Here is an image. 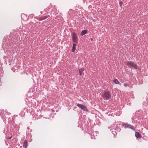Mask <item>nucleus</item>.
Returning a JSON list of instances; mask_svg holds the SVG:
<instances>
[{
    "label": "nucleus",
    "instance_id": "6",
    "mask_svg": "<svg viewBox=\"0 0 148 148\" xmlns=\"http://www.w3.org/2000/svg\"><path fill=\"white\" fill-rule=\"evenodd\" d=\"M135 136L137 138H140L141 137V136L140 134L138 132H136L135 133Z\"/></svg>",
    "mask_w": 148,
    "mask_h": 148
},
{
    "label": "nucleus",
    "instance_id": "10",
    "mask_svg": "<svg viewBox=\"0 0 148 148\" xmlns=\"http://www.w3.org/2000/svg\"><path fill=\"white\" fill-rule=\"evenodd\" d=\"M23 146L25 148H27V140H25L24 142Z\"/></svg>",
    "mask_w": 148,
    "mask_h": 148
},
{
    "label": "nucleus",
    "instance_id": "9",
    "mask_svg": "<svg viewBox=\"0 0 148 148\" xmlns=\"http://www.w3.org/2000/svg\"><path fill=\"white\" fill-rule=\"evenodd\" d=\"M87 33V30L86 29L84 30H82L81 33V35L82 36L86 34Z\"/></svg>",
    "mask_w": 148,
    "mask_h": 148
},
{
    "label": "nucleus",
    "instance_id": "2",
    "mask_svg": "<svg viewBox=\"0 0 148 148\" xmlns=\"http://www.w3.org/2000/svg\"><path fill=\"white\" fill-rule=\"evenodd\" d=\"M126 65L128 67L131 68L132 69H137V65L132 61H130L127 62L126 64Z\"/></svg>",
    "mask_w": 148,
    "mask_h": 148
},
{
    "label": "nucleus",
    "instance_id": "3",
    "mask_svg": "<svg viewBox=\"0 0 148 148\" xmlns=\"http://www.w3.org/2000/svg\"><path fill=\"white\" fill-rule=\"evenodd\" d=\"M122 125L124 127L125 129L129 128L130 129L134 131H135L136 130L135 128L133 125H132L130 124L123 123L122 124Z\"/></svg>",
    "mask_w": 148,
    "mask_h": 148
},
{
    "label": "nucleus",
    "instance_id": "14",
    "mask_svg": "<svg viewBox=\"0 0 148 148\" xmlns=\"http://www.w3.org/2000/svg\"><path fill=\"white\" fill-rule=\"evenodd\" d=\"M124 86L125 87H126L127 86H128V85H127V84H126V83H125V84H124Z\"/></svg>",
    "mask_w": 148,
    "mask_h": 148
},
{
    "label": "nucleus",
    "instance_id": "12",
    "mask_svg": "<svg viewBox=\"0 0 148 148\" xmlns=\"http://www.w3.org/2000/svg\"><path fill=\"white\" fill-rule=\"evenodd\" d=\"M97 133H98V132H96H96H94L93 133V136H97Z\"/></svg>",
    "mask_w": 148,
    "mask_h": 148
},
{
    "label": "nucleus",
    "instance_id": "5",
    "mask_svg": "<svg viewBox=\"0 0 148 148\" xmlns=\"http://www.w3.org/2000/svg\"><path fill=\"white\" fill-rule=\"evenodd\" d=\"M73 42L76 43H78V38L77 34L75 33L73 34Z\"/></svg>",
    "mask_w": 148,
    "mask_h": 148
},
{
    "label": "nucleus",
    "instance_id": "11",
    "mask_svg": "<svg viewBox=\"0 0 148 148\" xmlns=\"http://www.w3.org/2000/svg\"><path fill=\"white\" fill-rule=\"evenodd\" d=\"M76 45L75 44H74L73 45L72 51L74 52L76 50Z\"/></svg>",
    "mask_w": 148,
    "mask_h": 148
},
{
    "label": "nucleus",
    "instance_id": "18",
    "mask_svg": "<svg viewBox=\"0 0 148 148\" xmlns=\"http://www.w3.org/2000/svg\"><path fill=\"white\" fill-rule=\"evenodd\" d=\"M120 3V6H121V3H120H120Z\"/></svg>",
    "mask_w": 148,
    "mask_h": 148
},
{
    "label": "nucleus",
    "instance_id": "7",
    "mask_svg": "<svg viewBox=\"0 0 148 148\" xmlns=\"http://www.w3.org/2000/svg\"><path fill=\"white\" fill-rule=\"evenodd\" d=\"M47 18V16H45L40 17L38 18V20L40 21H42L46 19Z\"/></svg>",
    "mask_w": 148,
    "mask_h": 148
},
{
    "label": "nucleus",
    "instance_id": "15",
    "mask_svg": "<svg viewBox=\"0 0 148 148\" xmlns=\"http://www.w3.org/2000/svg\"><path fill=\"white\" fill-rule=\"evenodd\" d=\"M112 133L114 134L115 133H116V132L115 131H113L112 132Z\"/></svg>",
    "mask_w": 148,
    "mask_h": 148
},
{
    "label": "nucleus",
    "instance_id": "4",
    "mask_svg": "<svg viewBox=\"0 0 148 148\" xmlns=\"http://www.w3.org/2000/svg\"><path fill=\"white\" fill-rule=\"evenodd\" d=\"M77 106L81 108L82 110H84L85 111L88 112V110L87 109V107L84 105H82L81 104H78L77 105Z\"/></svg>",
    "mask_w": 148,
    "mask_h": 148
},
{
    "label": "nucleus",
    "instance_id": "17",
    "mask_svg": "<svg viewBox=\"0 0 148 148\" xmlns=\"http://www.w3.org/2000/svg\"><path fill=\"white\" fill-rule=\"evenodd\" d=\"M91 40L92 41L93 40V39L92 38H91Z\"/></svg>",
    "mask_w": 148,
    "mask_h": 148
},
{
    "label": "nucleus",
    "instance_id": "16",
    "mask_svg": "<svg viewBox=\"0 0 148 148\" xmlns=\"http://www.w3.org/2000/svg\"><path fill=\"white\" fill-rule=\"evenodd\" d=\"M91 139H93L94 138L92 137V136H91ZM94 138H95V137H94Z\"/></svg>",
    "mask_w": 148,
    "mask_h": 148
},
{
    "label": "nucleus",
    "instance_id": "1",
    "mask_svg": "<svg viewBox=\"0 0 148 148\" xmlns=\"http://www.w3.org/2000/svg\"><path fill=\"white\" fill-rule=\"evenodd\" d=\"M101 96L104 100H108L111 98V95L109 91H105L103 92Z\"/></svg>",
    "mask_w": 148,
    "mask_h": 148
},
{
    "label": "nucleus",
    "instance_id": "8",
    "mask_svg": "<svg viewBox=\"0 0 148 148\" xmlns=\"http://www.w3.org/2000/svg\"><path fill=\"white\" fill-rule=\"evenodd\" d=\"M114 82L116 84H118L120 85H121V83L119 81L116 79H115L113 80Z\"/></svg>",
    "mask_w": 148,
    "mask_h": 148
},
{
    "label": "nucleus",
    "instance_id": "13",
    "mask_svg": "<svg viewBox=\"0 0 148 148\" xmlns=\"http://www.w3.org/2000/svg\"><path fill=\"white\" fill-rule=\"evenodd\" d=\"M83 71V70L82 69V70H79V75H82V71Z\"/></svg>",
    "mask_w": 148,
    "mask_h": 148
}]
</instances>
